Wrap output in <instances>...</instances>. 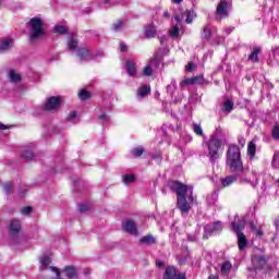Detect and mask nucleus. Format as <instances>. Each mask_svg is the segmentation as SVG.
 Instances as JSON below:
<instances>
[{
    "label": "nucleus",
    "instance_id": "46",
    "mask_svg": "<svg viewBox=\"0 0 279 279\" xmlns=\"http://www.w3.org/2000/svg\"><path fill=\"white\" fill-rule=\"evenodd\" d=\"M220 230H221V221L215 222L211 229V232H220Z\"/></svg>",
    "mask_w": 279,
    "mask_h": 279
},
{
    "label": "nucleus",
    "instance_id": "39",
    "mask_svg": "<svg viewBox=\"0 0 279 279\" xmlns=\"http://www.w3.org/2000/svg\"><path fill=\"white\" fill-rule=\"evenodd\" d=\"M12 182H8L3 184V191L7 195H10V193H12Z\"/></svg>",
    "mask_w": 279,
    "mask_h": 279
},
{
    "label": "nucleus",
    "instance_id": "35",
    "mask_svg": "<svg viewBox=\"0 0 279 279\" xmlns=\"http://www.w3.org/2000/svg\"><path fill=\"white\" fill-rule=\"evenodd\" d=\"M271 166L274 167V169H279V151H275Z\"/></svg>",
    "mask_w": 279,
    "mask_h": 279
},
{
    "label": "nucleus",
    "instance_id": "41",
    "mask_svg": "<svg viewBox=\"0 0 279 279\" xmlns=\"http://www.w3.org/2000/svg\"><path fill=\"white\" fill-rule=\"evenodd\" d=\"M194 132L195 134H197V136L204 135V130H202V125L199 124H194Z\"/></svg>",
    "mask_w": 279,
    "mask_h": 279
},
{
    "label": "nucleus",
    "instance_id": "61",
    "mask_svg": "<svg viewBox=\"0 0 279 279\" xmlns=\"http://www.w3.org/2000/svg\"><path fill=\"white\" fill-rule=\"evenodd\" d=\"M159 43H160V45H165V37H160Z\"/></svg>",
    "mask_w": 279,
    "mask_h": 279
},
{
    "label": "nucleus",
    "instance_id": "32",
    "mask_svg": "<svg viewBox=\"0 0 279 279\" xmlns=\"http://www.w3.org/2000/svg\"><path fill=\"white\" fill-rule=\"evenodd\" d=\"M169 34L172 38H178L180 36V25L175 24L170 31Z\"/></svg>",
    "mask_w": 279,
    "mask_h": 279
},
{
    "label": "nucleus",
    "instance_id": "60",
    "mask_svg": "<svg viewBox=\"0 0 279 279\" xmlns=\"http://www.w3.org/2000/svg\"><path fill=\"white\" fill-rule=\"evenodd\" d=\"M184 0H172V3H175L177 5L182 3Z\"/></svg>",
    "mask_w": 279,
    "mask_h": 279
},
{
    "label": "nucleus",
    "instance_id": "40",
    "mask_svg": "<svg viewBox=\"0 0 279 279\" xmlns=\"http://www.w3.org/2000/svg\"><path fill=\"white\" fill-rule=\"evenodd\" d=\"M56 34H66L68 29L63 25L54 26Z\"/></svg>",
    "mask_w": 279,
    "mask_h": 279
},
{
    "label": "nucleus",
    "instance_id": "38",
    "mask_svg": "<svg viewBox=\"0 0 279 279\" xmlns=\"http://www.w3.org/2000/svg\"><path fill=\"white\" fill-rule=\"evenodd\" d=\"M185 189H186V193H187V196H189V202H194L193 185H185Z\"/></svg>",
    "mask_w": 279,
    "mask_h": 279
},
{
    "label": "nucleus",
    "instance_id": "57",
    "mask_svg": "<svg viewBox=\"0 0 279 279\" xmlns=\"http://www.w3.org/2000/svg\"><path fill=\"white\" fill-rule=\"evenodd\" d=\"M0 130H10V126L0 122Z\"/></svg>",
    "mask_w": 279,
    "mask_h": 279
},
{
    "label": "nucleus",
    "instance_id": "24",
    "mask_svg": "<svg viewBox=\"0 0 279 279\" xmlns=\"http://www.w3.org/2000/svg\"><path fill=\"white\" fill-rule=\"evenodd\" d=\"M233 109H234V102H232V100L226 98L221 110L223 112H232Z\"/></svg>",
    "mask_w": 279,
    "mask_h": 279
},
{
    "label": "nucleus",
    "instance_id": "8",
    "mask_svg": "<svg viewBox=\"0 0 279 279\" xmlns=\"http://www.w3.org/2000/svg\"><path fill=\"white\" fill-rule=\"evenodd\" d=\"M269 260V257L265 255H253L252 256V263L254 269H265L267 266V262Z\"/></svg>",
    "mask_w": 279,
    "mask_h": 279
},
{
    "label": "nucleus",
    "instance_id": "53",
    "mask_svg": "<svg viewBox=\"0 0 279 279\" xmlns=\"http://www.w3.org/2000/svg\"><path fill=\"white\" fill-rule=\"evenodd\" d=\"M86 210H88V206L85 204H81L80 206V213H86Z\"/></svg>",
    "mask_w": 279,
    "mask_h": 279
},
{
    "label": "nucleus",
    "instance_id": "6",
    "mask_svg": "<svg viewBox=\"0 0 279 279\" xmlns=\"http://www.w3.org/2000/svg\"><path fill=\"white\" fill-rule=\"evenodd\" d=\"M104 56V51L99 50L95 54L90 53V51L86 48H81L77 50V57L80 60H95V58H99Z\"/></svg>",
    "mask_w": 279,
    "mask_h": 279
},
{
    "label": "nucleus",
    "instance_id": "2",
    "mask_svg": "<svg viewBox=\"0 0 279 279\" xmlns=\"http://www.w3.org/2000/svg\"><path fill=\"white\" fill-rule=\"evenodd\" d=\"M226 144V138H218L217 135L210 136L207 147L210 162H217L219 159V148Z\"/></svg>",
    "mask_w": 279,
    "mask_h": 279
},
{
    "label": "nucleus",
    "instance_id": "56",
    "mask_svg": "<svg viewBox=\"0 0 279 279\" xmlns=\"http://www.w3.org/2000/svg\"><path fill=\"white\" fill-rule=\"evenodd\" d=\"M175 279H186V275L185 274H179Z\"/></svg>",
    "mask_w": 279,
    "mask_h": 279
},
{
    "label": "nucleus",
    "instance_id": "37",
    "mask_svg": "<svg viewBox=\"0 0 279 279\" xmlns=\"http://www.w3.org/2000/svg\"><path fill=\"white\" fill-rule=\"evenodd\" d=\"M113 32H121L123 29V22L119 20L117 23L112 24Z\"/></svg>",
    "mask_w": 279,
    "mask_h": 279
},
{
    "label": "nucleus",
    "instance_id": "13",
    "mask_svg": "<svg viewBox=\"0 0 279 279\" xmlns=\"http://www.w3.org/2000/svg\"><path fill=\"white\" fill-rule=\"evenodd\" d=\"M125 69L130 77H134V75H136V63L134 62V60L128 59L125 62Z\"/></svg>",
    "mask_w": 279,
    "mask_h": 279
},
{
    "label": "nucleus",
    "instance_id": "28",
    "mask_svg": "<svg viewBox=\"0 0 279 279\" xmlns=\"http://www.w3.org/2000/svg\"><path fill=\"white\" fill-rule=\"evenodd\" d=\"M183 16H186L185 23L191 24L193 23V19H195L197 15L195 14V11H185Z\"/></svg>",
    "mask_w": 279,
    "mask_h": 279
},
{
    "label": "nucleus",
    "instance_id": "64",
    "mask_svg": "<svg viewBox=\"0 0 279 279\" xmlns=\"http://www.w3.org/2000/svg\"><path fill=\"white\" fill-rule=\"evenodd\" d=\"M137 97H141V88L137 89Z\"/></svg>",
    "mask_w": 279,
    "mask_h": 279
},
{
    "label": "nucleus",
    "instance_id": "30",
    "mask_svg": "<svg viewBox=\"0 0 279 279\" xmlns=\"http://www.w3.org/2000/svg\"><path fill=\"white\" fill-rule=\"evenodd\" d=\"M213 36V31L208 28V26H205L203 28L202 38L203 40H210V37Z\"/></svg>",
    "mask_w": 279,
    "mask_h": 279
},
{
    "label": "nucleus",
    "instance_id": "29",
    "mask_svg": "<svg viewBox=\"0 0 279 279\" xmlns=\"http://www.w3.org/2000/svg\"><path fill=\"white\" fill-rule=\"evenodd\" d=\"M39 263L44 269H47V267H49V265H51V257H49V255H44L40 258Z\"/></svg>",
    "mask_w": 279,
    "mask_h": 279
},
{
    "label": "nucleus",
    "instance_id": "23",
    "mask_svg": "<svg viewBox=\"0 0 279 279\" xmlns=\"http://www.w3.org/2000/svg\"><path fill=\"white\" fill-rule=\"evenodd\" d=\"M122 182L126 186L130 185V184H134V182H136V177L134 174H123L122 175Z\"/></svg>",
    "mask_w": 279,
    "mask_h": 279
},
{
    "label": "nucleus",
    "instance_id": "62",
    "mask_svg": "<svg viewBox=\"0 0 279 279\" xmlns=\"http://www.w3.org/2000/svg\"><path fill=\"white\" fill-rule=\"evenodd\" d=\"M208 279H219V277H217V276H215V275H211V276H209Z\"/></svg>",
    "mask_w": 279,
    "mask_h": 279
},
{
    "label": "nucleus",
    "instance_id": "31",
    "mask_svg": "<svg viewBox=\"0 0 279 279\" xmlns=\"http://www.w3.org/2000/svg\"><path fill=\"white\" fill-rule=\"evenodd\" d=\"M247 151L251 158H254V156H256V144L254 142L248 143Z\"/></svg>",
    "mask_w": 279,
    "mask_h": 279
},
{
    "label": "nucleus",
    "instance_id": "1",
    "mask_svg": "<svg viewBox=\"0 0 279 279\" xmlns=\"http://www.w3.org/2000/svg\"><path fill=\"white\" fill-rule=\"evenodd\" d=\"M227 165L233 173H243V161H241V149L239 146H229L227 151Z\"/></svg>",
    "mask_w": 279,
    "mask_h": 279
},
{
    "label": "nucleus",
    "instance_id": "4",
    "mask_svg": "<svg viewBox=\"0 0 279 279\" xmlns=\"http://www.w3.org/2000/svg\"><path fill=\"white\" fill-rule=\"evenodd\" d=\"M162 63V49H158L153 58L149 60V63L143 69V75L146 77H151L154 75V69H160Z\"/></svg>",
    "mask_w": 279,
    "mask_h": 279
},
{
    "label": "nucleus",
    "instance_id": "49",
    "mask_svg": "<svg viewBox=\"0 0 279 279\" xmlns=\"http://www.w3.org/2000/svg\"><path fill=\"white\" fill-rule=\"evenodd\" d=\"M132 155L134 156V158H140V156H141V148H134L133 150H132Z\"/></svg>",
    "mask_w": 279,
    "mask_h": 279
},
{
    "label": "nucleus",
    "instance_id": "14",
    "mask_svg": "<svg viewBox=\"0 0 279 279\" xmlns=\"http://www.w3.org/2000/svg\"><path fill=\"white\" fill-rule=\"evenodd\" d=\"M141 245L145 247H151V245H156V238L153 234H147L142 236Z\"/></svg>",
    "mask_w": 279,
    "mask_h": 279
},
{
    "label": "nucleus",
    "instance_id": "26",
    "mask_svg": "<svg viewBox=\"0 0 279 279\" xmlns=\"http://www.w3.org/2000/svg\"><path fill=\"white\" fill-rule=\"evenodd\" d=\"M232 269V264L230 262H225L220 268L222 276H228Z\"/></svg>",
    "mask_w": 279,
    "mask_h": 279
},
{
    "label": "nucleus",
    "instance_id": "16",
    "mask_svg": "<svg viewBox=\"0 0 279 279\" xmlns=\"http://www.w3.org/2000/svg\"><path fill=\"white\" fill-rule=\"evenodd\" d=\"M178 278V270L173 266H168L163 274V279H175Z\"/></svg>",
    "mask_w": 279,
    "mask_h": 279
},
{
    "label": "nucleus",
    "instance_id": "59",
    "mask_svg": "<svg viewBox=\"0 0 279 279\" xmlns=\"http://www.w3.org/2000/svg\"><path fill=\"white\" fill-rule=\"evenodd\" d=\"M99 119H101L102 121H106L108 120V116H106V113H102Z\"/></svg>",
    "mask_w": 279,
    "mask_h": 279
},
{
    "label": "nucleus",
    "instance_id": "18",
    "mask_svg": "<svg viewBox=\"0 0 279 279\" xmlns=\"http://www.w3.org/2000/svg\"><path fill=\"white\" fill-rule=\"evenodd\" d=\"M231 228H232L233 232H235L236 234H242L243 232H241V231L245 228V221L240 220L238 222H232Z\"/></svg>",
    "mask_w": 279,
    "mask_h": 279
},
{
    "label": "nucleus",
    "instance_id": "17",
    "mask_svg": "<svg viewBox=\"0 0 279 279\" xmlns=\"http://www.w3.org/2000/svg\"><path fill=\"white\" fill-rule=\"evenodd\" d=\"M13 41L12 39H3L0 43V53H5V51H10L12 49Z\"/></svg>",
    "mask_w": 279,
    "mask_h": 279
},
{
    "label": "nucleus",
    "instance_id": "47",
    "mask_svg": "<svg viewBox=\"0 0 279 279\" xmlns=\"http://www.w3.org/2000/svg\"><path fill=\"white\" fill-rule=\"evenodd\" d=\"M211 136H217L218 138H226V136L223 134H221V128L220 126H218L216 129L215 134H213Z\"/></svg>",
    "mask_w": 279,
    "mask_h": 279
},
{
    "label": "nucleus",
    "instance_id": "50",
    "mask_svg": "<svg viewBox=\"0 0 279 279\" xmlns=\"http://www.w3.org/2000/svg\"><path fill=\"white\" fill-rule=\"evenodd\" d=\"M75 117H77V112L75 111L70 112V114L68 116V121H73Z\"/></svg>",
    "mask_w": 279,
    "mask_h": 279
},
{
    "label": "nucleus",
    "instance_id": "22",
    "mask_svg": "<svg viewBox=\"0 0 279 279\" xmlns=\"http://www.w3.org/2000/svg\"><path fill=\"white\" fill-rule=\"evenodd\" d=\"M144 36H145V38H154V36H156V27L153 25H148L144 29Z\"/></svg>",
    "mask_w": 279,
    "mask_h": 279
},
{
    "label": "nucleus",
    "instance_id": "19",
    "mask_svg": "<svg viewBox=\"0 0 279 279\" xmlns=\"http://www.w3.org/2000/svg\"><path fill=\"white\" fill-rule=\"evenodd\" d=\"M238 234V245L239 250L243 251L245 247H247V238L243 233H236Z\"/></svg>",
    "mask_w": 279,
    "mask_h": 279
},
{
    "label": "nucleus",
    "instance_id": "21",
    "mask_svg": "<svg viewBox=\"0 0 279 279\" xmlns=\"http://www.w3.org/2000/svg\"><path fill=\"white\" fill-rule=\"evenodd\" d=\"M77 38H75L74 35H72L69 39H68V49H70V51H75V49H77Z\"/></svg>",
    "mask_w": 279,
    "mask_h": 279
},
{
    "label": "nucleus",
    "instance_id": "42",
    "mask_svg": "<svg viewBox=\"0 0 279 279\" xmlns=\"http://www.w3.org/2000/svg\"><path fill=\"white\" fill-rule=\"evenodd\" d=\"M192 80H193L194 85L195 84H204V76L203 75L193 76Z\"/></svg>",
    "mask_w": 279,
    "mask_h": 279
},
{
    "label": "nucleus",
    "instance_id": "20",
    "mask_svg": "<svg viewBox=\"0 0 279 279\" xmlns=\"http://www.w3.org/2000/svg\"><path fill=\"white\" fill-rule=\"evenodd\" d=\"M239 180V177L236 174L229 175L225 179H221L222 186H230L231 184H234Z\"/></svg>",
    "mask_w": 279,
    "mask_h": 279
},
{
    "label": "nucleus",
    "instance_id": "33",
    "mask_svg": "<svg viewBox=\"0 0 279 279\" xmlns=\"http://www.w3.org/2000/svg\"><path fill=\"white\" fill-rule=\"evenodd\" d=\"M9 80H11V82H21V74H17L14 70H11L9 72Z\"/></svg>",
    "mask_w": 279,
    "mask_h": 279
},
{
    "label": "nucleus",
    "instance_id": "45",
    "mask_svg": "<svg viewBox=\"0 0 279 279\" xmlns=\"http://www.w3.org/2000/svg\"><path fill=\"white\" fill-rule=\"evenodd\" d=\"M253 232H255L256 236H263V234H265V232H263L262 229H256V226L252 225L251 226Z\"/></svg>",
    "mask_w": 279,
    "mask_h": 279
},
{
    "label": "nucleus",
    "instance_id": "34",
    "mask_svg": "<svg viewBox=\"0 0 279 279\" xmlns=\"http://www.w3.org/2000/svg\"><path fill=\"white\" fill-rule=\"evenodd\" d=\"M78 97H80L81 101H86L87 99H90V92L82 89L78 93Z\"/></svg>",
    "mask_w": 279,
    "mask_h": 279
},
{
    "label": "nucleus",
    "instance_id": "27",
    "mask_svg": "<svg viewBox=\"0 0 279 279\" xmlns=\"http://www.w3.org/2000/svg\"><path fill=\"white\" fill-rule=\"evenodd\" d=\"M21 156L24 160H32L34 158V151L29 148H23Z\"/></svg>",
    "mask_w": 279,
    "mask_h": 279
},
{
    "label": "nucleus",
    "instance_id": "10",
    "mask_svg": "<svg viewBox=\"0 0 279 279\" xmlns=\"http://www.w3.org/2000/svg\"><path fill=\"white\" fill-rule=\"evenodd\" d=\"M191 204H193V202L189 201V196L187 199L186 196L178 197L177 206L181 213H189V210H191Z\"/></svg>",
    "mask_w": 279,
    "mask_h": 279
},
{
    "label": "nucleus",
    "instance_id": "5",
    "mask_svg": "<svg viewBox=\"0 0 279 279\" xmlns=\"http://www.w3.org/2000/svg\"><path fill=\"white\" fill-rule=\"evenodd\" d=\"M122 230L131 236H138V227L136 226V222L132 219H126L122 221Z\"/></svg>",
    "mask_w": 279,
    "mask_h": 279
},
{
    "label": "nucleus",
    "instance_id": "54",
    "mask_svg": "<svg viewBox=\"0 0 279 279\" xmlns=\"http://www.w3.org/2000/svg\"><path fill=\"white\" fill-rule=\"evenodd\" d=\"M156 265L159 267V269H165V262L156 260Z\"/></svg>",
    "mask_w": 279,
    "mask_h": 279
},
{
    "label": "nucleus",
    "instance_id": "7",
    "mask_svg": "<svg viewBox=\"0 0 279 279\" xmlns=\"http://www.w3.org/2000/svg\"><path fill=\"white\" fill-rule=\"evenodd\" d=\"M170 189L177 193L178 197H185L186 196V185L179 181H172L169 184Z\"/></svg>",
    "mask_w": 279,
    "mask_h": 279
},
{
    "label": "nucleus",
    "instance_id": "55",
    "mask_svg": "<svg viewBox=\"0 0 279 279\" xmlns=\"http://www.w3.org/2000/svg\"><path fill=\"white\" fill-rule=\"evenodd\" d=\"M51 271H53L57 276V278H60V271H58V268L56 267H50Z\"/></svg>",
    "mask_w": 279,
    "mask_h": 279
},
{
    "label": "nucleus",
    "instance_id": "48",
    "mask_svg": "<svg viewBox=\"0 0 279 279\" xmlns=\"http://www.w3.org/2000/svg\"><path fill=\"white\" fill-rule=\"evenodd\" d=\"M196 69V65L193 64V62H190L186 66H185V71H189V73H193V70Z\"/></svg>",
    "mask_w": 279,
    "mask_h": 279
},
{
    "label": "nucleus",
    "instance_id": "12",
    "mask_svg": "<svg viewBox=\"0 0 279 279\" xmlns=\"http://www.w3.org/2000/svg\"><path fill=\"white\" fill-rule=\"evenodd\" d=\"M216 14H219L220 16H228V1L227 0H220L217 9Z\"/></svg>",
    "mask_w": 279,
    "mask_h": 279
},
{
    "label": "nucleus",
    "instance_id": "36",
    "mask_svg": "<svg viewBox=\"0 0 279 279\" xmlns=\"http://www.w3.org/2000/svg\"><path fill=\"white\" fill-rule=\"evenodd\" d=\"M149 93H151V87L144 85L141 87V97H147V95H149Z\"/></svg>",
    "mask_w": 279,
    "mask_h": 279
},
{
    "label": "nucleus",
    "instance_id": "52",
    "mask_svg": "<svg viewBox=\"0 0 279 279\" xmlns=\"http://www.w3.org/2000/svg\"><path fill=\"white\" fill-rule=\"evenodd\" d=\"M29 213H32V207H24L22 209V215H29Z\"/></svg>",
    "mask_w": 279,
    "mask_h": 279
},
{
    "label": "nucleus",
    "instance_id": "3",
    "mask_svg": "<svg viewBox=\"0 0 279 279\" xmlns=\"http://www.w3.org/2000/svg\"><path fill=\"white\" fill-rule=\"evenodd\" d=\"M46 36L47 32H45L43 20L40 17H32L29 34L31 41L34 43V40H39V38H45Z\"/></svg>",
    "mask_w": 279,
    "mask_h": 279
},
{
    "label": "nucleus",
    "instance_id": "11",
    "mask_svg": "<svg viewBox=\"0 0 279 279\" xmlns=\"http://www.w3.org/2000/svg\"><path fill=\"white\" fill-rule=\"evenodd\" d=\"M63 274L69 279H77V276H80V270L77 268H75L74 266H66L63 269Z\"/></svg>",
    "mask_w": 279,
    "mask_h": 279
},
{
    "label": "nucleus",
    "instance_id": "15",
    "mask_svg": "<svg viewBox=\"0 0 279 279\" xmlns=\"http://www.w3.org/2000/svg\"><path fill=\"white\" fill-rule=\"evenodd\" d=\"M9 230H10V234H12L13 236L19 234L21 232V221L16 219L11 220Z\"/></svg>",
    "mask_w": 279,
    "mask_h": 279
},
{
    "label": "nucleus",
    "instance_id": "43",
    "mask_svg": "<svg viewBox=\"0 0 279 279\" xmlns=\"http://www.w3.org/2000/svg\"><path fill=\"white\" fill-rule=\"evenodd\" d=\"M180 84L181 86H193L194 85L193 77L185 78Z\"/></svg>",
    "mask_w": 279,
    "mask_h": 279
},
{
    "label": "nucleus",
    "instance_id": "63",
    "mask_svg": "<svg viewBox=\"0 0 279 279\" xmlns=\"http://www.w3.org/2000/svg\"><path fill=\"white\" fill-rule=\"evenodd\" d=\"M163 16H166V19H169V12L166 11V12L163 13Z\"/></svg>",
    "mask_w": 279,
    "mask_h": 279
},
{
    "label": "nucleus",
    "instance_id": "58",
    "mask_svg": "<svg viewBox=\"0 0 279 279\" xmlns=\"http://www.w3.org/2000/svg\"><path fill=\"white\" fill-rule=\"evenodd\" d=\"M174 21H177V25H180V23H182V20L180 19V15H175Z\"/></svg>",
    "mask_w": 279,
    "mask_h": 279
},
{
    "label": "nucleus",
    "instance_id": "51",
    "mask_svg": "<svg viewBox=\"0 0 279 279\" xmlns=\"http://www.w3.org/2000/svg\"><path fill=\"white\" fill-rule=\"evenodd\" d=\"M120 51H122V52L128 51V45H125V43H123V41L120 43Z\"/></svg>",
    "mask_w": 279,
    "mask_h": 279
},
{
    "label": "nucleus",
    "instance_id": "44",
    "mask_svg": "<svg viewBox=\"0 0 279 279\" xmlns=\"http://www.w3.org/2000/svg\"><path fill=\"white\" fill-rule=\"evenodd\" d=\"M272 137L275 138V141H279V125H276L272 129Z\"/></svg>",
    "mask_w": 279,
    "mask_h": 279
},
{
    "label": "nucleus",
    "instance_id": "25",
    "mask_svg": "<svg viewBox=\"0 0 279 279\" xmlns=\"http://www.w3.org/2000/svg\"><path fill=\"white\" fill-rule=\"evenodd\" d=\"M258 53H260V47H255L248 56V60H251V62H259Z\"/></svg>",
    "mask_w": 279,
    "mask_h": 279
},
{
    "label": "nucleus",
    "instance_id": "9",
    "mask_svg": "<svg viewBox=\"0 0 279 279\" xmlns=\"http://www.w3.org/2000/svg\"><path fill=\"white\" fill-rule=\"evenodd\" d=\"M60 108V98L50 97L47 102L44 105L43 110L51 112L53 110H58Z\"/></svg>",
    "mask_w": 279,
    "mask_h": 279
}]
</instances>
